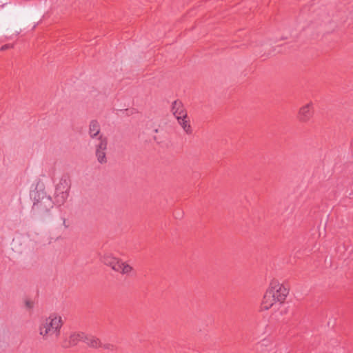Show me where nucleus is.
Segmentation results:
<instances>
[{
  "mask_svg": "<svg viewBox=\"0 0 353 353\" xmlns=\"http://www.w3.org/2000/svg\"><path fill=\"white\" fill-rule=\"evenodd\" d=\"M25 305L28 309H32L34 306V302L32 300L26 299L25 301Z\"/></svg>",
  "mask_w": 353,
  "mask_h": 353,
  "instance_id": "2eb2a0df",
  "label": "nucleus"
},
{
  "mask_svg": "<svg viewBox=\"0 0 353 353\" xmlns=\"http://www.w3.org/2000/svg\"><path fill=\"white\" fill-rule=\"evenodd\" d=\"M52 203L53 202L50 196H44L40 201L34 204V207L38 210L48 212L52 208Z\"/></svg>",
  "mask_w": 353,
  "mask_h": 353,
  "instance_id": "1a4fd4ad",
  "label": "nucleus"
},
{
  "mask_svg": "<svg viewBox=\"0 0 353 353\" xmlns=\"http://www.w3.org/2000/svg\"><path fill=\"white\" fill-rule=\"evenodd\" d=\"M71 182L69 178L63 177L60 179L55 185L54 194V203L61 206L63 205L69 197Z\"/></svg>",
  "mask_w": 353,
  "mask_h": 353,
  "instance_id": "f03ea898",
  "label": "nucleus"
},
{
  "mask_svg": "<svg viewBox=\"0 0 353 353\" xmlns=\"http://www.w3.org/2000/svg\"><path fill=\"white\" fill-rule=\"evenodd\" d=\"M277 304L279 303L272 297L270 292L265 291L261 303L260 308L261 311H267Z\"/></svg>",
  "mask_w": 353,
  "mask_h": 353,
  "instance_id": "0eeeda50",
  "label": "nucleus"
},
{
  "mask_svg": "<svg viewBox=\"0 0 353 353\" xmlns=\"http://www.w3.org/2000/svg\"><path fill=\"white\" fill-rule=\"evenodd\" d=\"M63 325L62 316L57 313H52L40 323L39 326V335L46 341L56 340L61 334Z\"/></svg>",
  "mask_w": 353,
  "mask_h": 353,
  "instance_id": "f257e3e1",
  "label": "nucleus"
},
{
  "mask_svg": "<svg viewBox=\"0 0 353 353\" xmlns=\"http://www.w3.org/2000/svg\"><path fill=\"white\" fill-rule=\"evenodd\" d=\"M100 124L97 120H92L89 123L88 133L90 137L93 139L100 134Z\"/></svg>",
  "mask_w": 353,
  "mask_h": 353,
  "instance_id": "f8f14e48",
  "label": "nucleus"
},
{
  "mask_svg": "<svg viewBox=\"0 0 353 353\" xmlns=\"http://www.w3.org/2000/svg\"><path fill=\"white\" fill-rule=\"evenodd\" d=\"M99 143L95 145V154L99 163L103 164L107 162L106 150L108 140L105 137L100 135L98 138Z\"/></svg>",
  "mask_w": 353,
  "mask_h": 353,
  "instance_id": "20e7f679",
  "label": "nucleus"
},
{
  "mask_svg": "<svg viewBox=\"0 0 353 353\" xmlns=\"http://www.w3.org/2000/svg\"><path fill=\"white\" fill-rule=\"evenodd\" d=\"M265 291L270 292V294L272 295V297L279 305L285 302L289 293L288 288L283 283L275 279L270 281Z\"/></svg>",
  "mask_w": 353,
  "mask_h": 353,
  "instance_id": "7ed1b4c3",
  "label": "nucleus"
},
{
  "mask_svg": "<svg viewBox=\"0 0 353 353\" xmlns=\"http://www.w3.org/2000/svg\"><path fill=\"white\" fill-rule=\"evenodd\" d=\"M177 121L179 125L182 128V129L186 134H190L192 133V130L190 125V121L188 117V114L186 115V117L177 119Z\"/></svg>",
  "mask_w": 353,
  "mask_h": 353,
  "instance_id": "ddd939ff",
  "label": "nucleus"
},
{
  "mask_svg": "<svg viewBox=\"0 0 353 353\" xmlns=\"http://www.w3.org/2000/svg\"><path fill=\"white\" fill-rule=\"evenodd\" d=\"M261 351L263 353H281L276 343L272 339H264L259 343Z\"/></svg>",
  "mask_w": 353,
  "mask_h": 353,
  "instance_id": "423d86ee",
  "label": "nucleus"
},
{
  "mask_svg": "<svg viewBox=\"0 0 353 353\" xmlns=\"http://www.w3.org/2000/svg\"><path fill=\"white\" fill-rule=\"evenodd\" d=\"M120 259L116 257L111 253H106L101 257V261L107 266H109L114 271V268L117 266Z\"/></svg>",
  "mask_w": 353,
  "mask_h": 353,
  "instance_id": "9b49d317",
  "label": "nucleus"
},
{
  "mask_svg": "<svg viewBox=\"0 0 353 353\" xmlns=\"http://www.w3.org/2000/svg\"><path fill=\"white\" fill-rule=\"evenodd\" d=\"M10 47H11V46H10V45L1 46V50H3L8 49Z\"/></svg>",
  "mask_w": 353,
  "mask_h": 353,
  "instance_id": "dca6fc26",
  "label": "nucleus"
},
{
  "mask_svg": "<svg viewBox=\"0 0 353 353\" xmlns=\"http://www.w3.org/2000/svg\"><path fill=\"white\" fill-rule=\"evenodd\" d=\"M172 112L176 120L187 115V112L180 101H174L172 103Z\"/></svg>",
  "mask_w": 353,
  "mask_h": 353,
  "instance_id": "6e6552de",
  "label": "nucleus"
},
{
  "mask_svg": "<svg viewBox=\"0 0 353 353\" xmlns=\"http://www.w3.org/2000/svg\"><path fill=\"white\" fill-rule=\"evenodd\" d=\"M314 113V105L312 101H308L300 107L297 118L301 122H307L313 117Z\"/></svg>",
  "mask_w": 353,
  "mask_h": 353,
  "instance_id": "39448f33",
  "label": "nucleus"
},
{
  "mask_svg": "<svg viewBox=\"0 0 353 353\" xmlns=\"http://www.w3.org/2000/svg\"><path fill=\"white\" fill-rule=\"evenodd\" d=\"M86 343L92 347H98L101 346L100 340L95 336H88L86 338Z\"/></svg>",
  "mask_w": 353,
  "mask_h": 353,
  "instance_id": "4468645a",
  "label": "nucleus"
},
{
  "mask_svg": "<svg viewBox=\"0 0 353 353\" xmlns=\"http://www.w3.org/2000/svg\"><path fill=\"white\" fill-rule=\"evenodd\" d=\"M114 271L123 275H130L134 272V268L128 262L120 259Z\"/></svg>",
  "mask_w": 353,
  "mask_h": 353,
  "instance_id": "9d476101",
  "label": "nucleus"
}]
</instances>
